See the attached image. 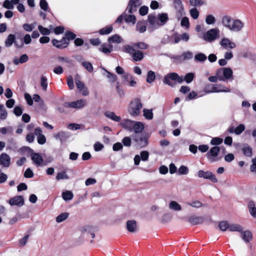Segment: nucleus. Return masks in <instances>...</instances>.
Instances as JSON below:
<instances>
[{"label":"nucleus","instance_id":"nucleus-1","mask_svg":"<svg viewBox=\"0 0 256 256\" xmlns=\"http://www.w3.org/2000/svg\"><path fill=\"white\" fill-rule=\"evenodd\" d=\"M222 22L226 28L234 32L240 31L244 26V23L240 20L232 18L229 16H224Z\"/></svg>","mask_w":256,"mask_h":256},{"label":"nucleus","instance_id":"nucleus-2","mask_svg":"<svg viewBox=\"0 0 256 256\" xmlns=\"http://www.w3.org/2000/svg\"><path fill=\"white\" fill-rule=\"evenodd\" d=\"M168 20V16L167 13H160L157 16L150 14L148 16V20L151 27L154 29L165 24Z\"/></svg>","mask_w":256,"mask_h":256},{"label":"nucleus","instance_id":"nucleus-3","mask_svg":"<svg viewBox=\"0 0 256 256\" xmlns=\"http://www.w3.org/2000/svg\"><path fill=\"white\" fill-rule=\"evenodd\" d=\"M216 76H210L208 80L210 82H216L218 79L222 81L230 78L232 76V71L230 68H224L218 70L216 72Z\"/></svg>","mask_w":256,"mask_h":256},{"label":"nucleus","instance_id":"nucleus-4","mask_svg":"<svg viewBox=\"0 0 256 256\" xmlns=\"http://www.w3.org/2000/svg\"><path fill=\"white\" fill-rule=\"evenodd\" d=\"M172 81H175L181 84L183 82V80L176 72L169 73L164 76L163 80L164 83L172 87H174L176 86V82Z\"/></svg>","mask_w":256,"mask_h":256},{"label":"nucleus","instance_id":"nucleus-5","mask_svg":"<svg viewBox=\"0 0 256 256\" xmlns=\"http://www.w3.org/2000/svg\"><path fill=\"white\" fill-rule=\"evenodd\" d=\"M142 104L138 98L134 99L130 102L129 108V112L132 116H138L140 113V110L142 108Z\"/></svg>","mask_w":256,"mask_h":256},{"label":"nucleus","instance_id":"nucleus-6","mask_svg":"<svg viewBox=\"0 0 256 256\" xmlns=\"http://www.w3.org/2000/svg\"><path fill=\"white\" fill-rule=\"evenodd\" d=\"M220 30L218 28H212L203 34L202 38L206 42H211L218 38Z\"/></svg>","mask_w":256,"mask_h":256},{"label":"nucleus","instance_id":"nucleus-7","mask_svg":"<svg viewBox=\"0 0 256 256\" xmlns=\"http://www.w3.org/2000/svg\"><path fill=\"white\" fill-rule=\"evenodd\" d=\"M204 91L206 93L220 92H230V90L228 88L223 87L220 85L215 86L213 84H208L204 88Z\"/></svg>","mask_w":256,"mask_h":256},{"label":"nucleus","instance_id":"nucleus-8","mask_svg":"<svg viewBox=\"0 0 256 256\" xmlns=\"http://www.w3.org/2000/svg\"><path fill=\"white\" fill-rule=\"evenodd\" d=\"M87 104V101L84 99L78 100L72 102H66L63 106L66 108H81Z\"/></svg>","mask_w":256,"mask_h":256},{"label":"nucleus","instance_id":"nucleus-9","mask_svg":"<svg viewBox=\"0 0 256 256\" xmlns=\"http://www.w3.org/2000/svg\"><path fill=\"white\" fill-rule=\"evenodd\" d=\"M198 176L200 178L208 179L213 182H218V180L215 175L210 171L205 172L204 170H200L198 172Z\"/></svg>","mask_w":256,"mask_h":256},{"label":"nucleus","instance_id":"nucleus-10","mask_svg":"<svg viewBox=\"0 0 256 256\" xmlns=\"http://www.w3.org/2000/svg\"><path fill=\"white\" fill-rule=\"evenodd\" d=\"M220 152V148L218 146L212 147L206 154V156L210 162L216 161L215 157L217 156Z\"/></svg>","mask_w":256,"mask_h":256},{"label":"nucleus","instance_id":"nucleus-11","mask_svg":"<svg viewBox=\"0 0 256 256\" xmlns=\"http://www.w3.org/2000/svg\"><path fill=\"white\" fill-rule=\"evenodd\" d=\"M30 158L34 164L37 167L42 166L44 162L42 155L39 153L32 152Z\"/></svg>","mask_w":256,"mask_h":256},{"label":"nucleus","instance_id":"nucleus-12","mask_svg":"<svg viewBox=\"0 0 256 256\" xmlns=\"http://www.w3.org/2000/svg\"><path fill=\"white\" fill-rule=\"evenodd\" d=\"M140 4V0H130L126 10H128V13H132L136 10V8Z\"/></svg>","mask_w":256,"mask_h":256},{"label":"nucleus","instance_id":"nucleus-13","mask_svg":"<svg viewBox=\"0 0 256 256\" xmlns=\"http://www.w3.org/2000/svg\"><path fill=\"white\" fill-rule=\"evenodd\" d=\"M8 202L11 206L20 207L24 204V199L22 196H18L10 198Z\"/></svg>","mask_w":256,"mask_h":256},{"label":"nucleus","instance_id":"nucleus-14","mask_svg":"<svg viewBox=\"0 0 256 256\" xmlns=\"http://www.w3.org/2000/svg\"><path fill=\"white\" fill-rule=\"evenodd\" d=\"M52 44L53 46L58 48H66L68 44V38H63L61 40H58L54 39L52 40Z\"/></svg>","mask_w":256,"mask_h":256},{"label":"nucleus","instance_id":"nucleus-15","mask_svg":"<svg viewBox=\"0 0 256 256\" xmlns=\"http://www.w3.org/2000/svg\"><path fill=\"white\" fill-rule=\"evenodd\" d=\"M220 44L223 48L226 50L232 49L236 46L234 42H232L230 39L225 38L221 40Z\"/></svg>","mask_w":256,"mask_h":256},{"label":"nucleus","instance_id":"nucleus-16","mask_svg":"<svg viewBox=\"0 0 256 256\" xmlns=\"http://www.w3.org/2000/svg\"><path fill=\"white\" fill-rule=\"evenodd\" d=\"M10 158L6 153H2L0 155V164L5 168H8L10 166Z\"/></svg>","mask_w":256,"mask_h":256},{"label":"nucleus","instance_id":"nucleus-17","mask_svg":"<svg viewBox=\"0 0 256 256\" xmlns=\"http://www.w3.org/2000/svg\"><path fill=\"white\" fill-rule=\"evenodd\" d=\"M134 140L137 143L138 146L142 148L148 144V140L146 137L144 136H138L134 138Z\"/></svg>","mask_w":256,"mask_h":256},{"label":"nucleus","instance_id":"nucleus-18","mask_svg":"<svg viewBox=\"0 0 256 256\" xmlns=\"http://www.w3.org/2000/svg\"><path fill=\"white\" fill-rule=\"evenodd\" d=\"M70 136V134L66 132H60L54 135L56 140H59L62 142L66 141Z\"/></svg>","mask_w":256,"mask_h":256},{"label":"nucleus","instance_id":"nucleus-19","mask_svg":"<svg viewBox=\"0 0 256 256\" xmlns=\"http://www.w3.org/2000/svg\"><path fill=\"white\" fill-rule=\"evenodd\" d=\"M134 121L128 120L125 119L124 120L120 123V125L124 129H126L130 132L132 131V125Z\"/></svg>","mask_w":256,"mask_h":256},{"label":"nucleus","instance_id":"nucleus-20","mask_svg":"<svg viewBox=\"0 0 256 256\" xmlns=\"http://www.w3.org/2000/svg\"><path fill=\"white\" fill-rule=\"evenodd\" d=\"M126 228L130 232H134L137 230L136 222L134 220H128L126 222Z\"/></svg>","mask_w":256,"mask_h":256},{"label":"nucleus","instance_id":"nucleus-21","mask_svg":"<svg viewBox=\"0 0 256 256\" xmlns=\"http://www.w3.org/2000/svg\"><path fill=\"white\" fill-rule=\"evenodd\" d=\"M144 129V126L142 122L134 121L132 125V130H134L135 133L140 132Z\"/></svg>","mask_w":256,"mask_h":256},{"label":"nucleus","instance_id":"nucleus-22","mask_svg":"<svg viewBox=\"0 0 256 256\" xmlns=\"http://www.w3.org/2000/svg\"><path fill=\"white\" fill-rule=\"evenodd\" d=\"M100 50L105 54H108L113 50V46L110 44H104L101 46Z\"/></svg>","mask_w":256,"mask_h":256},{"label":"nucleus","instance_id":"nucleus-23","mask_svg":"<svg viewBox=\"0 0 256 256\" xmlns=\"http://www.w3.org/2000/svg\"><path fill=\"white\" fill-rule=\"evenodd\" d=\"M123 39L118 34H114L110 36L108 39V42L110 44H120L122 42Z\"/></svg>","mask_w":256,"mask_h":256},{"label":"nucleus","instance_id":"nucleus-24","mask_svg":"<svg viewBox=\"0 0 256 256\" xmlns=\"http://www.w3.org/2000/svg\"><path fill=\"white\" fill-rule=\"evenodd\" d=\"M242 239L246 242H248L252 240V235L250 230H246L241 232Z\"/></svg>","mask_w":256,"mask_h":256},{"label":"nucleus","instance_id":"nucleus-25","mask_svg":"<svg viewBox=\"0 0 256 256\" xmlns=\"http://www.w3.org/2000/svg\"><path fill=\"white\" fill-rule=\"evenodd\" d=\"M104 115L108 118L114 122H119L121 120L120 116H116V114L114 112H105Z\"/></svg>","mask_w":256,"mask_h":256},{"label":"nucleus","instance_id":"nucleus-26","mask_svg":"<svg viewBox=\"0 0 256 256\" xmlns=\"http://www.w3.org/2000/svg\"><path fill=\"white\" fill-rule=\"evenodd\" d=\"M168 39L166 42L170 44H177L180 42L179 34H174L170 36H167Z\"/></svg>","mask_w":256,"mask_h":256},{"label":"nucleus","instance_id":"nucleus-27","mask_svg":"<svg viewBox=\"0 0 256 256\" xmlns=\"http://www.w3.org/2000/svg\"><path fill=\"white\" fill-rule=\"evenodd\" d=\"M188 222L192 224H198L202 223L203 218L200 216H191L188 219Z\"/></svg>","mask_w":256,"mask_h":256},{"label":"nucleus","instance_id":"nucleus-28","mask_svg":"<svg viewBox=\"0 0 256 256\" xmlns=\"http://www.w3.org/2000/svg\"><path fill=\"white\" fill-rule=\"evenodd\" d=\"M132 56L134 62H138L144 58V54L140 50H136Z\"/></svg>","mask_w":256,"mask_h":256},{"label":"nucleus","instance_id":"nucleus-29","mask_svg":"<svg viewBox=\"0 0 256 256\" xmlns=\"http://www.w3.org/2000/svg\"><path fill=\"white\" fill-rule=\"evenodd\" d=\"M136 47L134 46V44L132 46L126 44L122 47V50L127 53L130 54L132 56L136 51L135 50Z\"/></svg>","mask_w":256,"mask_h":256},{"label":"nucleus","instance_id":"nucleus-30","mask_svg":"<svg viewBox=\"0 0 256 256\" xmlns=\"http://www.w3.org/2000/svg\"><path fill=\"white\" fill-rule=\"evenodd\" d=\"M136 30L140 33L144 32L146 30V26L144 22H138L136 26Z\"/></svg>","mask_w":256,"mask_h":256},{"label":"nucleus","instance_id":"nucleus-31","mask_svg":"<svg viewBox=\"0 0 256 256\" xmlns=\"http://www.w3.org/2000/svg\"><path fill=\"white\" fill-rule=\"evenodd\" d=\"M194 74L192 72H190L187 74L184 77L182 76H180L183 80V82L185 81L186 83H190L194 78Z\"/></svg>","mask_w":256,"mask_h":256},{"label":"nucleus","instance_id":"nucleus-32","mask_svg":"<svg viewBox=\"0 0 256 256\" xmlns=\"http://www.w3.org/2000/svg\"><path fill=\"white\" fill-rule=\"evenodd\" d=\"M82 231L83 232H86L90 234L92 238H94L95 237L94 228L91 226H84L82 228Z\"/></svg>","mask_w":256,"mask_h":256},{"label":"nucleus","instance_id":"nucleus-33","mask_svg":"<svg viewBox=\"0 0 256 256\" xmlns=\"http://www.w3.org/2000/svg\"><path fill=\"white\" fill-rule=\"evenodd\" d=\"M228 229L231 232H242L243 230L242 227L238 224H232L229 225Z\"/></svg>","mask_w":256,"mask_h":256},{"label":"nucleus","instance_id":"nucleus-34","mask_svg":"<svg viewBox=\"0 0 256 256\" xmlns=\"http://www.w3.org/2000/svg\"><path fill=\"white\" fill-rule=\"evenodd\" d=\"M73 196L74 195L72 192L70 190H66L63 192L62 194V198L66 201L72 200Z\"/></svg>","mask_w":256,"mask_h":256},{"label":"nucleus","instance_id":"nucleus-35","mask_svg":"<svg viewBox=\"0 0 256 256\" xmlns=\"http://www.w3.org/2000/svg\"><path fill=\"white\" fill-rule=\"evenodd\" d=\"M7 116L8 113L4 106L2 104H0V120H6Z\"/></svg>","mask_w":256,"mask_h":256},{"label":"nucleus","instance_id":"nucleus-36","mask_svg":"<svg viewBox=\"0 0 256 256\" xmlns=\"http://www.w3.org/2000/svg\"><path fill=\"white\" fill-rule=\"evenodd\" d=\"M174 6L176 10L179 12L181 13L184 10L183 5L180 0H174Z\"/></svg>","mask_w":256,"mask_h":256},{"label":"nucleus","instance_id":"nucleus-37","mask_svg":"<svg viewBox=\"0 0 256 256\" xmlns=\"http://www.w3.org/2000/svg\"><path fill=\"white\" fill-rule=\"evenodd\" d=\"M169 207L171 210L176 211H180L182 210L181 206L175 201L170 202V203Z\"/></svg>","mask_w":256,"mask_h":256},{"label":"nucleus","instance_id":"nucleus-38","mask_svg":"<svg viewBox=\"0 0 256 256\" xmlns=\"http://www.w3.org/2000/svg\"><path fill=\"white\" fill-rule=\"evenodd\" d=\"M112 26H106L99 30L100 34L102 35L108 34L112 30Z\"/></svg>","mask_w":256,"mask_h":256},{"label":"nucleus","instance_id":"nucleus-39","mask_svg":"<svg viewBox=\"0 0 256 256\" xmlns=\"http://www.w3.org/2000/svg\"><path fill=\"white\" fill-rule=\"evenodd\" d=\"M15 40V36L12 34H10L8 36L6 40L5 41V45L7 47H9L12 45Z\"/></svg>","mask_w":256,"mask_h":256},{"label":"nucleus","instance_id":"nucleus-40","mask_svg":"<svg viewBox=\"0 0 256 256\" xmlns=\"http://www.w3.org/2000/svg\"><path fill=\"white\" fill-rule=\"evenodd\" d=\"M244 154L246 156H250L252 155V148L246 145L242 149Z\"/></svg>","mask_w":256,"mask_h":256},{"label":"nucleus","instance_id":"nucleus-41","mask_svg":"<svg viewBox=\"0 0 256 256\" xmlns=\"http://www.w3.org/2000/svg\"><path fill=\"white\" fill-rule=\"evenodd\" d=\"M144 116L147 120H152L153 118L152 110L144 108L143 110Z\"/></svg>","mask_w":256,"mask_h":256},{"label":"nucleus","instance_id":"nucleus-42","mask_svg":"<svg viewBox=\"0 0 256 256\" xmlns=\"http://www.w3.org/2000/svg\"><path fill=\"white\" fill-rule=\"evenodd\" d=\"M68 176L66 172L64 171L58 172L56 176V179L58 180L64 179L68 180Z\"/></svg>","mask_w":256,"mask_h":256},{"label":"nucleus","instance_id":"nucleus-43","mask_svg":"<svg viewBox=\"0 0 256 256\" xmlns=\"http://www.w3.org/2000/svg\"><path fill=\"white\" fill-rule=\"evenodd\" d=\"M68 216V214L64 212L60 214L56 218V221L57 222H61L66 220Z\"/></svg>","mask_w":256,"mask_h":256},{"label":"nucleus","instance_id":"nucleus-44","mask_svg":"<svg viewBox=\"0 0 256 256\" xmlns=\"http://www.w3.org/2000/svg\"><path fill=\"white\" fill-rule=\"evenodd\" d=\"M220 229L222 231H226L229 228V224L227 221L220 222L218 224Z\"/></svg>","mask_w":256,"mask_h":256},{"label":"nucleus","instance_id":"nucleus-45","mask_svg":"<svg viewBox=\"0 0 256 256\" xmlns=\"http://www.w3.org/2000/svg\"><path fill=\"white\" fill-rule=\"evenodd\" d=\"M155 78L154 72L152 70L149 71L147 74L146 82L150 84L154 80Z\"/></svg>","mask_w":256,"mask_h":256},{"label":"nucleus","instance_id":"nucleus-46","mask_svg":"<svg viewBox=\"0 0 256 256\" xmlns=\"http://www.w3.org/2000/svg\"><path fill=\"white\" fill-rule=\"evenodd\" d=\"M245 130V126L243 124H239L234 129V134L236 135L241 134Z\"/></svg>","mask_w":256,"mask_h":256},{"label":"nucleus","instance_id":"nucleus-47","mask_svg":"<svg viewBox=\"0 0 256 256\" xmlns=\"http://www.w3.org/2000/svg\"><path fill=\"white\" fill-rule=\"evenodd\" d=\"M134 46H135L136 48L146 50L148 48V44L144 42H139L134 43Z\"/></svg>","mask_w":256,"mask_h":256},{"label":"nucleus","instance_id":"nucleus-48","mask_svg":"<svg viewBox=\"0 0 256 256\" xmlns=\"http://www.w3.org/2000/svg\"><path fill=\"white\" fill-rule=\"evenodd\" d=\"M124 78L128 81L130 80V86H134L136 85V81H135L134 80H131L132 78V76L130 74H126L124 75Z\"/></svg>","mask_w":256,"mask_h":256},{"label":"nucleus","instance_id":"nucleus-49","mask_svg":"<svg viewBox=\"0 0 256 256\" xmlns=\"http://www.w3.org/2000/svg\"><path fill=\"white\" fill-rule=\"evenodd\" d=\"M206 22L208 24H212L216 22V18L212 14L208 15L206 18Z\"/></svg>","mask_w":256,"mask_h":256},{"label":"nucleus","instance_id":"nucleus-50","mask_svg":"<svg viewBox=\"0 0 256 256\" xmlns=\"http://www.w3.org/2000/svg\"><path fill=\"white\" fill-rule=\"evenodd\" d=\"M195 59L200 62H203L205 60H206L207 57L206 56L202 54V53H200L195 56L194 57Z\"/></svg>","mask_w":256,"mask_h":256},{"label":"nucleus","instance_id":"nucleus-51","mask_svg":"<svg viewBox=\"0 0 256 256\" xmlns=\"http://www.w3.org/2000/svg\"><path fill=\"white\" fill-rule=\"evenodd\" d=\"M125 20L128 23L134 24L136 21V18L134 15H128L126 16L125 14Z\"/></svg>","mask_w":256,"mask_h":256},{"label":"nucleus","instance_id":"nucleus-52","mask_svg":"<svg viewBox=\"0 0 256 256\" xmlns=\"http://www.w3.org/2000/svg\"><path fill=\"white\" fill-rule=\"evenodd\" d=\"M191 16L194 20L197 19L199 16V12L196 8H193L190 11Z\"/></svg>","mask_w":256,"mask_h":256},{"label":"nucleus","instance_id":"nucleus-53","mask_svg":"<svg viewBox=\"0 0 256 256\" xmlns=\"http://www.w3.org/2000/svg\"><path fill=\"white\" fill-rule=\"evenodd\" d=\"M188 172V168L184 166H180L178 170L179 174H187Z\"/></svg>","mask_w":256,"mask_h":256},{"label":"nucleus","instance_id":"nucleus-54","mask_svg":"<svg viewBox=\"0 0 256 256\" xmlns=\"http://www.w3.org/2000/svg\"><path fill=\"white\" fill-rule=\"evenodd\" d=\"M38 29L41 33V34L43 35H48L50 32V30H48L47 28H44L40 25L38 26Z\"/></svg>","mask_w":256,"mask_h":256},{"label":"nucleus","instance_id":"nucleus-55","mask_svg":"<svg viewBox=\"0 0 256 256\" xmlns=\"http://www.w3.org/2000/svg\"><path fill=\"white\" fill-rule=\"evenodd\" d=\"M140 156L142 161H146L148 159L149 153L148 151L144 150L141 152Z\"/></svg>","mask_w":256,"mask_h":256},{"label":"nucleus","instance_id":"nucleus-56","mask_svg":"<svg viewBox=\"0 0 256 256\" xmlns=\"http://www.w3.org/2000/svg\"><path fill=\"white\" fill-rule=\"evenodd\" d=\"M40 85L43 90H46L48 87L47 78L44 76H42L40 79Z\"/></svg>","mask_w":256,"mask_h":256},{"label":"nucleus","instance_id":"nucleus-57","mask_svg":"<svg viewBox=\"0 0 256 256\" xmlns=\"http://www.w3.org/2000/svg\"><path fill=\"white\" fill-rule=\"evenodd\" d=\"M223 142V140L220 138H214L210 141V144L212 145H219Z\"/></svg>","mask_w":256,"mask_h":256},{"label":"nucleus","instance_id":"nucleus-58","mask_svg":"<svg viewBox=\"0 0 256 256\" xmlns=\"http://www.w3.org/2000/svg\"><path fill=\"white\" fill-rule=\"evenodd\" d=\"M3 6L4 8L9 10H12L14 8V4L9 0H6L3 3Z\"/></svg>","mask_w":256,"mask_h":256},{"label":"nucleus","instance_id":"nucleus-59","mask_svg":"<svg viewBox=\"0 0 256 256\" xmlns=\"http://www.w3.org/2000/svg\"><path fill=\"white\" fill-rule=\"evenodd\" d=\"M23 28L26 32H32L34 28L33 24H24L22 26Z\"/></svg>","mask_w":256,"mask_h":256},{"label":"nucleus","instance_id":"nucleus-60","mask_svg":"<svg viewBox=\"0 0 256 256\" xmlns=\"http://www.w3.org/2000/svg\"><path fill=\"white\" fill-rule=\"evenodd\" d=\"M67 84L70 90H72L74 88V80L72 76H70L67 78Z\"/></svg>","mask_w":256,"mask_h":256},{"label":"nucleus","instance_id":"nucleus-61","mask_svg":"<svg viewBox=\"0 0 256 256\" xmlns=\"http://www.w3.org/2000/svg\"><path fill=\"white\" fill-rule=\"evenodd\" d=\"M180 24L182 26H184L186 28H188L190 26L188 18L187 17L183 18L181 20Z\"/></svg>","mask_w":256,"mask_h":256},{"label":"nucleus","instance_id":"nucleus-62","mask_svg":"<svg viewBox=\"0 0 256 256\" xmlns=\"http://www.w3.org/2000/svg\"><path fill=\"white\" fill-rule=\"evenodd\" d=\"M188 204L189 206L195 208H199L202 206V202L198 200H196L192 202H188Z\"/></svg>","mask_w":256,"mask_h":256},{"label":"nucleus","instance_id":"nucleus-63","mask_svg":"<svg viewBox=\"0 0 256 256\" xmlns=\"http://www.w3.org/2000/svg\"><path fill=\"white\" fill-rule=\"evenodd\" d=\"M40 8L44 11L48 10V4L46 0H40Z\"/></svg>","mask_w":256,"mask_h":256},{"label":"nucleus","instance_id":"nucleus-64","mask_svg":"<svg viewBox=\"0 0 256 256\" xmlns=\"http://www.w3.org/2000/svg\"><path fill=\"white\" fill-rule=\"evenodd\" d=\"M246 57L252 60V62H256V54L252 52L246 54Z\"/></svg>","mask_w":256,"mask_h":256}]
</instances>
